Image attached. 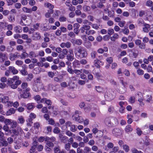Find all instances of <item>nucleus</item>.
I'll list each match as a JSON object with an SVG mask.
<instances>
[{"instance_id": "18", "label": "nucleus", "mask_w": 153, "mask_h": 153, "mask_svg": "<svg viewBox=\"0 0 153 153\" xmlns=\"http://www.w3.org/2000/svg\"><path fill=\"white\" fill-rule=\"evenodd\" d=\"M45 138L47 139H48V140H49L50 141H51L52 142H54L55 144H57V142L56 141V139L55 138L53 137H46Z\"/></svg>"}, {"instance_id": "37", "label": "nucleus", "mask_w": 153, "mask_h": 153, "mask_svg": "<svg viewBox=\"0 0 153 153\" xmlns=\"http://www.w3.org/2000/svg\"><path fill=\"white\" fill-rule=\"evenodd\" d=\"M60 151V147L59 146H57L54 148V152L55 153H58Z\"/></svg>"}, {"instance_id": "40", "label": "nucleus", "mask_w": 153, "mask_h": 153, "mask_svg": "<svg viewBox=\"0 0 153 153\" xmlns=\"http://www.w3.org/2000/svg\"><path fill=\"white\" fill-rule=\"evenodd\" d=\"M48 120V124L51 125H53L55 124V121L52 118H50Z\"/></svg>"}, {"instance_id": "11", "label": "nucleus", "mask_w": 153, "mask_h": 153, "mask_svg": "<svg viewBox=\"0 0 153 153\" xmlns=\"http://www.w3.org/2000/svg\"><path fill=\"white\" fill-rule=\"evenodd\" d=\"M8 69L13 74H16L18 73V71L13 66H10L8 67Z\"/></svg>"}, {"instance_id": "35", "label": "nucleus", "mask_w": 153, "mask_h": 153, "mask_svg": "<svg viewBox=\"0 0 153 153\" xmlns=\"http://www.w3.org/2000/svg\"><path fill=\"white\" fill-rule=\"evenodd\" d=\"M135 97L134 96H131L129 99V102L131 104L134 103L135 102Z\"/></svg>"}, {"instance_id": "7", "label": "nucleus", "mask_w": 153, "mask_h": 153, "mask_svg": "<svg viewBox=\"0 0 153 153\" xmlns=\"http://www.w3.org/2000/svg\"><path fill=\"white\" fill-rule=\"evenodd\" d=\"M20 56L19 53L16 52L14 53H11L10 54L9 59L11 61H14L16 59L19 58Z\"/></svg>"}, {"instance_id": "32", "label": "nucleus", "mask_w": 153, "mask_h": 153, "mask_svg": "<svg viewBox=\"0 0 153 153\" xmlns=\"http://www.w3.org/2000/svg\"><path fill=\"white\" fill-rule=\"evenodd\" d=\"M83 9L84 11L85 12H88L91 10V8L90 6L84 5L83 7Z\"/></svg>"}, {"instance_id": "4", "label": "nucleus", "mask_w": 153, "mask_h": 153, "mask_svg": "<svg viewBox=\"0 0 153 153\" xmlns=\"http://www.w3.org/2000/svg\"><path fill=\"white\" fill-rule=\"evenodd\" d=\"M11 133H13L16 136H18L22 134L23 132L21 128L18 126L16 128L12 129L11 130Z\"/></svg>"}, {"instance_id": "28", "label": "nucleus", "mask_w": 153, "mask_h": 153, "mask_svg": "<svg viewBox=\"0 0 153 153\" xmlns=\"http://www.w3.org/2000/svg\"><path fill=\"white\" fill-rule=\"evenodd\" d=\"M11 124V127L12 129L16 128L17 127V123L15 121H13Z\"/></svg>"}, {"instance_id": "10", "label": "nucleus", "mask_w": 153, "mask_h": 153, "mask_svg": "<svg viewBox=\"0 0 153 153\" xmlns=\"http://www.w3.org/2000/svg\"><path fill=\"white\" fill-rule=\"evenodd\" d=\"M152 99V97L150 92L147 93L144 97L145 100L147 102H149Z\"/></svg>"}, {"instance_id": "2", "label": "nucleus", "mask_w": 153, "mask_h": 153, "mask_svg": "<svg viewBox=\"0 0 153 153\" xmlns=\"http://www.w3.org/2000/svg\"><path fill=\"white\" fill-rule=\"evenodd\" d=\"M104 122L105 125L110 128L115 126L118 124L117 119L112 117H106L105 118Z\"/></svg>"}, {"instance_id": "59", "label": "nucleus", "mask_w": 153, "mask_h": 153, "mask_svg": "<svg viewBox=\"0 0 153 153\" xmlns=\"http://www.w3.org/2000/svg\"><path fill=\"white\" fill-rule=\"evenodd\" d=\"M21 6L22 5L21 4L19 3H16L14 4V7L15 8L17 9H20L21 8Z\"/></svg>"}, {"instance_id": "19", "label": "nucleus", "mask_w": 153, "mask_h": 153, "mask_svg": "<svg viewBox=\"0 0 153 153\" xmlns=\"http://www.w3.org/2000/svg\"><path fill=\"white\" fill-rule=\"evenodd\" d=\"M14 29L16 33H20L22 31V27L19 26H16Z\"/></svg>"}, {"instance_id": "62", "label": "nucleus", "mask_w": 153, "mask_h": 153, "mask_svg": "<svg viewBox=\"0 0 153 153\" xmlns=\"http://www.w3.org/2000/svg\"><path fill=\"white\" fill-rule=\"evenodd\" d=\"M106 61L109 64H111L113 61V59L112 57L107 58L106 59Z\"/></svg>"}, {"instance_id": "42", "label": "nucleus", "mask_w": 153, "mask_h": 153, "mask_svg": "<svg viewBox=\"0 0 153 153\" xmlns=\"http://www.w3.org/2000/svg\"><path fill=\"white\" fill-rule=\"evenodd\" d=\"M3 129L5 131L8 133H11V130H9V127L7 125H5L3 127Z\"/></svg>"}, {"instance_id": "50", "label": "nucleus", "mask_w": 153, "mask_h": 153, "mask_svg": "<svg viewBox=\"0 0 153 153\" xmlns=\"http://www.w3.org/2000/svg\"><path fill=\"white\" fill-rule=\"evenodd\" d=\"M70 147L71 144L70 143H67L65 145V148L66 150L69 151L70 149Z\"/></svg>"}, {"instance_id": "17", "label": "nucleus", "mask_w": 153, "mask_h": 153, "mask_svg": "<svg viewBox=\"0 0 153 153\" xmlns=\"http://www.w3.org/2000/svg\"><path fill=\"white\" fill-rule=\"evenodd\" d=\"M6 57L5 54L1 52H0V62H3L5 60Z\"/></svg>"}, {"instance_id": "5", "label": "nucleus", "mask_w": 153, "mask_h": 153, "mask_svg": "<svg viewBox=\"0 0 153 153\" xmlns=\"http://www.w3.org/2000/svg\"><path fill=\"white\" fill-rule=\"evenodd\" d=\"M66 127L65 130L67 129V127H70V130L71 131L73 132H74L77 131V128L76 126L74 125H73L71 122L70 121H68L66 122L65 124Z\"/></svg>"}, {"instance_id": "60", "label": "nucleus", "mask_w": 153, "mask_h": 153, "mask_svg": "<svg viewBox=\"0 0 153 153\" xmlns=\"http://www.w3.org/2000/svg\"><path fill=\"white\" fill-rule=\"evenodd\" d=\"M23 49V46L22 45H19L17 46L16 49L19 51H22Z\"/></svg>"}, {"instance_id": "20", "label": "nucleus", "mask_w": 153, "mask_h": 153, "mask_svg": "<svg viewBox=\"0 0 153 153\" xmlns=\"http://www.w3.org/2000/svg\"><path fill=\"white\" fill-rule=\"evenodd\" d=\"M29 117L30 118L28 119V121L29 122H31V123H32V119L36 117V115L34 113H32L30 114Z\"/></svg>"}, {"instance_id": "24", "label": "nucleus", "mask_w": 153, "mask_h": 153, "mask_svg": "<svg viewBox=\"0 0 153 153\" xmlns=\"http://www.w3.org/2000/svg\"><path fill=\"white\" fill-rule=\"evenodd\" d=\"M45 6L50 9V10H53V9L54 8V6L49 3H45Z\"/></svg>"}, {"instance_id": "48", "label": "nucleus", "mask_w": 153, "mask_h": 153, "mask_svg": "<svg viewBox=\"0 0 153 153\" xmlns=\"http://www.w3.org/2000/svg\"><path fill=\"white\" fill-rule=\"evenodd\" d=\"M108 15L110 17H113L114 15V13L113 11H108Z\"/></svg>"}, {"instance_id": "49", "label": "nucleus", "mask_w": 153, "mask_h": 153, "mask_svg": "<svg viewBox=\"0 0 153 153\" xmlns=\"http://www.w3.org/2000/svg\"><path fill=\"white\" fill-rule=\"evenodd\" d=\"M53 132L55 134H58L60 133V130L58 128L56 127L53 129Z\"/></svg>"}, {"instance_id": "55", "label": "nucleus", "mask_w": 153, "mask_h": 153, "mask_svg": "<svg viewBox=\"0 0 153 153\" xmlns=\"http://www.w3.org/2000/svg\"><path fill=\"white\" fill-rule=\"evenodd\" d=\"M80 62L81 64L82 65H85L87 64V61L85 59H82L80 60Z\"/></svg>"}, {"instance_id": "29", "label": "nucleus", "mask_w": 153, "mask_h": 153, "mask_svg": "<svg viewBox=\"0 0 153 153\" xmlns=\"http://www.w3.org/2000/svg\"><path fill=\"white\" fill-rule=\"evenodd\" d=\"M67 59L69 61H72L74 59V55H68Z\"/></svg>"}, {"instance_id": "34", "label": "nucleus", "mask_w": 153, "mask_h": 153, "mask_svg": "<svg viewBox=\"0 0 153 153\" xmlns=\"http://www.w3.org/2000/svg\"><path fill=\"white\" fill-rule=\"evenodd\" d=\"M36 145L37 144H36L35 145H34L31 147L29 150L30 153H33L35 152Z\"/></svg>"}, {"instance_id": "57", "label": "nucleus", "mask_w": 153, "mask_h": 153, "mask_svg": "<svg viewBox=\"0 0 153 153\" xmlns=\"http://www.w3.org/2000/svg\"><path fill=\"white\" fill-rule=\"evenodd\" d=\"M2 139H0V140L1 141H2V145H3V146H7L8 145V142L5 140H2Z\"/></svg>"}, {"instance_id": "33", "label": "nucleus", "mask_w": 153, "mask_h": 153, "mask_svg": "<svg viewBox=\"0 0 153 153\" xmlns=\"http://www.w3.org/2000/svg\"><path fill=\"white\" fill-rule=\"evenodd\" d=\"M23 11L26 13H31V9H29L26 7H23L22 8Z\"/></svg>"}, {"instance_id": "44", "label": "nucleus", "mask_w": 153, "mask_h": 153, "mask_svg": "<svg viewBox=\"0 0 153 153\" xmlns=\"http://www.w3.org/2000/svg\"><path fill=\"white\" fill-rule=\"evenodd\" d=\"M85 45L87 48H89L91 47V43L88 41L85 43Z\"/></svg>"}, {"instance_id": "1", "label": "nucleus", "mask_w": 153, "mask_h": 153, "mask_svg": "<svg viewBox=\"0 0 153 153\" xmlns=\"http://www.w3.org/2000/svg\"><path fill=\"white\" fill-rule=\"evenodd\" d=\"M19 79V77L17 76H14L12 78H9L7 81V84L12 88L16 89L22 82Z\"/></svg>"}, {"instance_id": "15", "label": "nucleus", "mask_w": 153, "mask_h": 153, "mask_svg": "<svg viewBox=\"0 0 153 153\" xmlns=\"http://www.w3.org/2000/svg\"><path fill=\"white\" fill-rule=\"evenodd\" d=\"M15 111L16 110L13 108H10L7 111L6 113V115L7 116L10 115L12 114H14L15 112Z\"/></svg>"}, {"instance_id": "25", "label": "nucleus", "mask_w": 153, "mask_h": 153, "mask_svg": "<svg viewBox=\"0 0 153 153\" xmlns=\"http://www.w3.org/2000/svg\"><path fill=\"white\" fill-rule=\"evenodd\" d=\"M1 102L3 103H6L9 100V98L7 96H4L2 98H1Z\"/></svg>"}, {"instance_id": "51", "label": "nucleus", "mask_w": 153, "mask_h": 153, "mask_svg": "<svg viewBox=\"0 0 153 153\" xmlns=\"http://www.w3.org/2000/svg\"><path fill=\"white\" fill-rule=\"evenodd\" d=\"M61 141L63 143H65L66 142L67 140L68 139V137L65 136H63L61 137Z\"/></svg>"}, {"instance_id": "53", "label": "nucleus", "mask_w": 153, "mask_h": 153, "mask_svg": "<svg viewBox=\"0 0 153 153\" xmlns=\"http://www.w3.org/2000/svg\"><path fill=\"white\" fill-rule=\"evenodd\" d=\"M94 75L98 79H100V78L102 77V76L101 74L99 72L95 73L94 74Z\"/></svg>"}, {"instance_id": "31", "label": "nucleus", "mask_w": 153, "mask_h": 153, "mask_svg": "<svg viewBox=\"0 0 153 153\" xmlns=\"http://www.w3.org/2000/svg\"><path fill=\"white\" fill-rule=\"evenodd\" d=\"M67 71L70 74H73L74 73V70H73L71 66H68L67 69Z\"/></svg>"}, {"instance_id": "61", "label": "nucleus", "mask_w": 153, "mask_h": 153, "mask_svg": "<svg viewBox=\"0 0 153 153\" xmlns=\"http://www.w3.org/2000/svg\"><path fill=\"white\" fill-rule=\"evenodd\" d=\"M68 36L71 38L75 37V35L73 32H70L68 34Z\"/></svg>"}, {"instance_id": "12", "label": "nucleus", "mask_w": 153, "mask_h": 153, "mask_svg": "<svg viewBox=\"0 0 153 153\" xmlns=\"http://www.w3.org/2000/svg\"><path fill=\"white\" fill-rule=\"evenodd\" d=\"M41 38V36L39 33H35L33 34V39L34 40H39Z\"/></svg>"}, {"instance_id": "41", "label": "nucleus", "mask_w": 153, "mask_h": 153, "mask_svg": "<svg viewBox=\"0 0 153 153\" xmlns=\"http://www.w3.org/2000/svg\"><path fill=\"white\" fill-rule=\"evenodd\" d=\"M62 79L59 78L58 76L55 77L53 78L54 81L56 82H60L62 81Z\"/></svg>"}, {"instance_id": "63", "label": "nucleus", "mask_w": 153, "mask_h": 153, "mask_svg": "<svg viewBox=\"0 0 153 153\" xmlns=\"http://www.w3.org/2000/svg\"><path fill=\"white\" fill-rule=\"evenodd\" d=\"M107 147L108 149H112L114 147V144L112 143L109 142L107 144Z\"/></svg>"}, {"instance_id": "56", "label": "nucleus", "mask_w": 153, "mask_h": 153, "mask_svg": "<svg viewBox=\"0 0 153 153\" xmlns=\"http://www.w3.org/2000/svg\"><path fill=\"white\" fill-rule=\"evenodd\" d=\"M153 4V2L151 0L148 1L146 2V5L148 6L151 7L152 6Z\"/></svg>"}, {"instance_id": "54", "label": "nucleus", "mask_w": 153, "mask_h": 153, "mask_svg": "<svg viewBox=\"0 0 153 153\" xmlns=\"http://www.w3.org/2000/svg\"><path fill=\"white\" fill-rule=\"evenodd\" d=\"M137 73L138 74L142 75L144 74V71L142 69H139L137 70Z\"/></svg>"}, {"instance_id": "9", "label": "nucleus", "mask_w": 153, "mask_h": 153, "mask_svg": "<svg viewBox=\"0 0 153 153\" xmlns=\"http://www.w3.org/2000/svg\"><path fill=\"white\" fill-rule=\"evenodd\" d=\"M105 97L107 101H109L114 98V96L109 91H107L105 93Z\"/></svg>"}, {"instance_id": "21", "label": "nucleus", "mask_w": 153, "mask_h": 153, "mask_svg": "<svg viewBox=\"0 0 153 153\" xmlns=\"http://www.w3.org/2000/svg\"><path fill=\"white\" fill-rule=\"evenodd\" d=\"M45 142L46 145L49 147H53L54 144L52 142L48 140L47 139L45 138Z\"/></svg>"}, {"instance_id": "16", "label": "nucleus", "mask_w": 153, "mask_h": 153, "mask_svg": "<svg viewBox=\"0 0 153 153\" xmlns=\"http://www.w3.org/2000/svg\"><path fill=\"white\" fill-rule=\"evenodd\" d=\"M75 121L79 123H81L84 121L83 119L81 116L78 115V116H75L74 117Z\"/></svg>"}, {"instance_id": "52", "label": "nucleus", "mask_w": 153, "mask_h": 153, "mask_svg": "<svg viewBox=\"0 0 153 153\" xmlns=\"http://www.w3.org/2000/svg\"><path fill=\"white\" fill-rule=\"evenodd\" d=\"M122 31L123 33L125 34L128 35L129 33V30L127 28L124 27V29H122Z\"/></svg>"}, {"instance_id": "8", "label": "nucleus", "mask_w": 153, "mask_h": 153, "mask_svg": "<svg viewBox=\"0 0 153 153\" xmlns=\"http://www.w3.org/2000/svg\"><path fill=\"white\" fill-rule=\"evenodd\" d=\"M60 46L62 48H70L71 46V43L69 42H63L60 44Z\"/></svg>"}, {"instance_id": "39", "label": "nucleus", "mask_w": 153, "mask_h": 153, "mask_svg": "<svg viewBox=\"0 0 153 153\" xmlns=\"http://www.w3.org/2000/svg\"><path fill=\"white\" fill-rule=\"evenodd\" d=\"M4 122L5 125H10L12 122L11 120L7 119H5Z\"/></svg>"}, {"instance_id": "36", "label": "nucleus", "mask_w": 153, "mask_h": 153, "mask_svg": "<svg viewBox=\"0 0 153 153\" xmlns=\"http://www.w3.org/2000/svg\"><path fill=\"white\" fill-rule=\"evenodd\" d=\"M91 149L89 147L85 146L84 149V153H88L91 151Z\"/></svg>"}, {"instance_id": "23", "label": "nucleus", "mask_w": 153, "mask_h": 153, "mask_svg": "<svg viewBox=\"0 0 153 153\" xmlns=\"http://www.w3.org/2000/svg\"><path fill=\"white\" fill-rule=\"evenodd\" d=\"M28 55V56L30 58L36 57L37 56L35 54V52L33 51L30 52Z\"/></svg>"}, {"instance_id": "45", "label": "nucleus", "mask_w": 153, "mask_h": 153, "mask_svg": "<svg viewBox=\"0 0 153 153\" xmlns=\"http://www.w3.org/2000/svg\"><path fill=\"white\" fill-rule=\"evenodd\" d=\"M95 89L99 93H101L102 91L103 88L100 86H95Z\"/></svg>"}, {"instance_id": "3", "label": "nucleus", "mask_w": 153, "mask_h": 153, "mask_svg": "<svg viewBox=\"0 0 153 153\" xmlns=\"http://www.w3.org/2000/svg\"><path fill=\"white\" fill-rule=\"evenodd\" d=\"M74 54L76 57L83 58L85 56V49L81 47H78L75 48Z\"/></svg>"}, {"instance_id": "38", "label": "nucleus", "mask_w": 153, "mask_h": 153, "mask_svg": "<svg viewBox=\"0 0 153 153\" xmlns=\"http://www.w3.org/2000/svg\"><path fill=\"white\" fill-rule=\"evenodd\" d=\"M15 64L18 66L21 67L22 65L23 62L21 60H17L16 61Z\"/></svg>"}, {"instance_id": "6", "label": "nucleus", "mask_w": 153, "mask_h": 153, "mask_svg": "<svg viewBox=\"0 0 153 153\" xmlns=\"http://www.w3.org/2000/svg\"><path fill=\"white\" fill-rule=\"evenodd\" d=\"M30 88H26L25 90H23V93L21 94V97L24 98H27L30 96L31 95L29 91Z\"/></svg>"}, {"instance_id": "47", "label": "nucleus", "mask_w": 153, "mask_h": 153, "mask_svg": "<svg viewBox=\"0 0 153 153\" xmlns=\"http://www.w3.org/2000/svg\"><path fill=\"white\" fill-rule=\"evenodd\" d=\"M27 86L28 85L27 83L26 82H23L21 85V87L22 89H26V88H27Z\"/></svg>"}, {"instance_id": "43", "label": "nucleus", "mask_w": 153, "mask_h": 153, "mask_svg": "<svg viewBox=\"0 0 153 153\" xmlns=\"http://www.w3.org/2000/svg\"><path fill=\"white\" fill-rule=\"evenodd\" d=\"M41 99V97L39 95H37L34 97V99L38 103L39 102Z\"/></svg>"}, {"instance_id": "64", "label": "nucleus", "mask_w": 153, "mask_h": 153, "mask_svg": "<svg viewBox=\"0 0 153 153\" xmlns=\"http://www.w3.org/2000/svg\"><path fill=\"white\" fill-rule=\"evenodd\" d=\"M10 11L7 10H4L2 12L4 16H7L9 14Z\"/></svg>"}, {"instance_id": "14", "label": "nucleus", "mask_w": 153, "mask_h": 153, "mask_svg": "<svg viewBox=\"0 0 153 153\" xmlns=\"http://www.w3.org/2000/svg\"><path fill=\"white\" fill-rule=\"evenodd\" d=\"M112 133L113 134L117 136L120 134L121 130L118 128H116L113 130Z\"/></svg>"}, {"instance_id": "26", "label": "nucleus", "mask_w": 153, "mask_h": 153, "mask_svg": "<svg viewBox=\"0 0 153 153\" xmlns=\"http://www.w3.org/2000/svg\"><path fill=\"white\" fill-rule=\"evenodd\" d=\"M28 56V55L27 53L25 52H23L20 56V57L22 59H23L27 58Z\"/></svg>"}, {"instance_id": "58", "label": "nucleus", "mask_w": 153, "mask_h": 153, "mask_svg": "<svg viewBox=\"0 0 153 153\" xmlns=\"http://www.w3.org/2000/svg\"><path fill=\"white\" fill-rule=\"evenodd\" d=\"M97 54V53L96 51H92L91 53V57L93 59L94 58L96 57Z\"/></svg>"}, {"instance_id": "22", "label": "nucleus", "mask_w": 153, "mask_h": 153, "mask_svg": "<svg viewBox=\"0 0 153 153\" xmlns=\"http://www.w3.org/2000/svg\"><path fill=\"white\" fill-rule=\"evenodd\" d=\"M125 130L126 132L128 133L132 131V128L130 125H128L126 126Z\"/></svg>"}, {"instance_id": "27", "label": "nucleus", "mask_w": 153, "mask_h": 153, "mask_svg": "<svg viewBox=\"0 0 153 153\" xmlns=\"http://www.w3.org/2000/svg\"><path fill=\"white\" fill-rule=\"evenodd\" d=\"M18 123L21 124H23L25 122V120L23 117L21 116L19 117L18 119Z\"/></svg>"}, {"instance_id": "13", "label": "nucleus", "mask_w": 153, "mask_h": 153, "mask_svg": "<svg viewBox=\"0 0 153 153\" xmlns=\"http://www.w3.org/2000/svg\"><path fill=\"white\" fill-rule=\"evenodd\" d=\"M144 27H143V30L144 32L148 33L149 31V29L150 27V25H149L146 24L144 23V25H143Z\"/></svg>"}, {"instance_id": "46", "label": "nucleus", "mask_w": 153, "mask_h": 153, "mask_svg": "<svg viewBox=\"0 0 153 153\" xmlns=\"http://www.w3.org/2000/svg\"><path fill=\"white\" fill-rule=\"evenodd\" d=\"M67 18L64 16H61L59 18V20L61 22H65L67 20Z\"/></svg>"}, {"instance_id": "30", "label": "nucleus", "mask_w": 153, "mask_h": 153, "mask_svg": "<svg viewBox=\"0 0 153 153\" xmlns=\"http://www.w3.org/2000/svg\"><path fill=\"white\" fill-rule=\"evenodd\" d=\"M53 13V10H49L48 12L46 13L45 14V16L46 18H49L50 17L51 14Z\"/></svg>"}]
</instances>
